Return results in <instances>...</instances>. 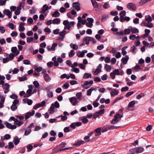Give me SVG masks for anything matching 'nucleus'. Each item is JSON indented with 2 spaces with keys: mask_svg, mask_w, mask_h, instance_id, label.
Listing matches in <instances>:
<instances>
[{
  "mask_svg": "<svg viewBox=\"0 0 154 154\" xmlns=\"http://www.w3.org/2000/svg\"><path fill=\"white\" fill-rule=\"evenodd\" d=\"M60 22V19L59 18L54 19L52 20V23L54 24H59Z\"/></svg>",
  "mask_w": 154,
  "mask_h": 154,
  "instance_id": "obj_26",
  "label": "nucleus"
},
{
  "mask_svg": "<svg viewBox=\"0 0 154 154\" xmlns=\"http://www.w3.org/2000/svg\"><path fill=\"white\" fill-rule=\"evenodd\" d=\"M134 93V92L133 91L128 92L126 94L125 96L127 97H128L132 95Z\"/></svg>",
  "mask_w": 154,
  "mask_h": 154,
  "instance_id": "obj_63",
  "label": "nucleus"
},
{
  "mask_svg": "<svg viewBox=\"0 0 154 154\" xmlns=\"http://www.w3.org/2000/svg\"><path fill=\"white\" fill-rule=\"evenodd\" d=\"M70 47L74 50H77L78 48V47L77 45L76 44H73L71 43L70 45Z\"/></svg>",
  "mask_w": 154,
  "mask_h": 154,
  "instance_id": "obj_39",
  "label": "nucleus"
},
{
  "mask_svg": "<svg viewBox=\"0 0 154 154\" xmlns=\"http://www.w3.org/2000/svg\"><path fill=\"white\" fill-rule=\"evenodd\" d=\"M126 13L125 11L124 10L122 11L119 13V15L120 16V19L124 17L126 14Z\"/></svg>",
  "mask_w": 154,
  "mask_h": 154,
  "instance_id": "obj_41",
  "label": "nucleus"
},
{
  "mask_svg": "<svg viewBox=\"0 0 154 154\" xmlns=\"http://www.w3.org/2000/svg\"><path fill=\"white\" fill-rule=\"evenodd\" d=\"M44 77L45 81L47 82H49L51 80L50 78L47 74H45L44 75Z\"/></svg>",
  "mask_w": 154,
  "mask_h": 154,
  "instance_id": "obj_31",
  "label": "nucleus"
},
{
  "mask_svg": "<svg viewBox=\"0 0 154 154\" xmlns=\"http://www.w3.org/2000/svg\"><path fill=\"white\" fill-rule=\"evenodd\" d=\"M32 91L31 89H28L26 91V93L25 94L24 96V97H29L32 94Z\"/></svg>",
  "mask_w": 154,
  "mask_h": 154,
  "instance_id": "obj_22",
  "label": "nucleus"
},
{
  "mask_svg": "<svg viewBox=\"0 0 154 154\" xmlns=\"http://www.w3.org/2000/svg\"><path fill=\"white\" fill-rule=\"evenodd\" d=\"M108 16L107 15H105L103 16L102 17V21L103 22L105 21L108 18Z\"/></svg>",
  "mask_w": 154,
  "mask_h": 154,
  "instance_id": "obj_53",
  "label": "nucleus"
},
{
  "mask_svg": "<svg viewBox=\"0 0 154 154\" xmlns=\"http://www.w3.org/2000/svg\"><path fill=\"white\" fill-rule=\"evenodd\" d=\"M8 26L12 30L14 29V25L13 23H9L8 24Z\"/></svg>",
  "mask_w": 154,
  "mask_h": 154,
  "instance_id": "obj_61",
  "label": "nucleus"
},
{
  "mask_svg": "<svg viewBox=\"0 0 154 154\" xmlns=\"http://www.w3.org/2000/svg\"><path fill=\"white\" fill-rule=\"evenodd\" d=\"M95 90V88L93 87H91L87 91V94L88 96H90L91 94L92 91Z\"/></svg>",
  "mask_w": 154,
  "mask_h": 154,
  "instance_id": "obj_29",
  "label": "nucleus"
},
{
  "mask_svg": "<svg viewBox=\"0 0 154 154\" xmlns=\"http://www.w3.org/2000/svg\"><path fill=\"white\" fill-rule=\"evenodd\" d=\"M144 151V149L142 147H139L137 148L136 149V153H141Z\"/></svg>",
  "mask_w": 154,
  "mask_h": 154,
  "instance_id": "obj_27",
  "label": "nucleus"
},
{
  "mask_svg": "<svg viewBox=\"0 0 154 154\" xmlns=\"http://www.w3.org/2000/svg\"><path fill=\"white\" fill-rule=\"evenodd\" d=\"M19 79L20 81H23L26 80L27 79V78L25 76H24L23 77H20Z\"/></svg>",
  "mask_w": 154,
  "mask_h": 154,
  "instance_id": "obj_58",
  "label": "nucleus"
},
{
  "mask_svg": "<svg viewBox=\"0 0 154 154\" xmlns=\"http://www.w3.org/2000/svg\"><path fill=\"white\" fill-rule=\"evenodd\" d=\"M136 101L135 100H133L129 102L128 106V107H133L134 105L135 104Z\"/></svg>",
  "mask_w": 154,
  "mask_h": 154,
  "instance_id": "obj_35",
  "label": "nucleus"
},
{
  "mask_svg": "<svg viewBox=\"0 0 154 154\" xmlns=\"http://www.w3.org/2000/svg\"><path fill=\"white\" fill-rule=\"evenodd\" d=\"M11 35L13 37H16L18 35V33L16 32L13 31L11 33Z\"/></svg>",
  "mask_w": 154,
  "mask_h": 154,
  "instance_id": "obj_62",
  "label": "nucleus"
},
{
  "mask_svg": "<svg viewBox=\"0 0 154 154\" xmlns=\"http://www.w3.org/2000/svg\"><path fill=\"white\" fill-rule=\"evenodd\" d=\"M31 132V130L30 128H28L26 130L25 132L24 135L26 136H27L30 134Z\"/></svg>",
  "mask_w": 154,
  "mask_h": 154,
  "instance_id": "obj_49",
  "label": "nucleus"
},
{
  "mask_svg": "<svg viewBox=\"0 0 154 154\" xmlns=\"http://www.w3.org/2000/svg\"><path fill=\"white\" fill-rule=\"evenodd\" d=\"M82 122L84 124H86L88 121V119L85 117L83 118L82 119Z\"/></svg>",
  "mask_w": 154,
  "mask_h": 154,
  "instance_id": "obj_57",
  "label": "nucleus"
},
{
  "mask_svg": "<svg viewBox=\"0 0 154 154\" xmlns=\"http://www.w3.org/2000/svg\"><path fill=\"white\" fill-rule=\"evenodd\" d=\"M23 101L25 103H27V104L29 105H30L32 104V101L31 100L28 99L26 100L25 99H23Z\"/></svg>",
  "mask_w": 154,
  "mask_h": 154,
  "instance_id": "obj_38",
  "label": "nucleus"
},
{
  "mask_svg": "<svg viewBox=\"0 0 154 154\" xmlns=\"http://www.w3.org/2000/svg\"><path fill=\"white\" fill-rule=\"evenodd\" d=\"M101 128H98L95 129L94 131L91 132L89 134L90 136L92 134H95L94 136L95 137L99 136L101 134Z\"/></svg>",
  "mask_w": 154,
  "mask_h": 154,
  "instance_id": "obj_4",
  "label": "nucleus"
},
{
  "mask_svg": "<svg viewBox=\"0 0 154 154\" xmlns=\"http://www.w3.org/2000/svg\"><path fill=\"white\" fill-rule=\"evenodd\" d=\"M80 4L78 2H75L72 4V7L77 11L80 10Z\"/></svg>",
  "mask_w": 154,
  "mask_h": 154,
  "instance_id": "obj_11",
  "label": "nucleus"
},
{
  "mask_svg": "<svg viewBox=\"0 0 154 154\" xmlns=\"http://www.w3.org/2000/svg\"><path fill=\"white\" fill-rule=\"evenodd\" d=\"M101 72V70L98 69V68H97L95 70V71L94 72V75H97L99 74Z\"/></svg>",
  "mask_w": 154,
  "mask_h": 154,
  "instance_id": "obj_52",
  "label": "nucleus"
},
{
  "mask_svg": "<svg viewBox=\"0 0 154 154\" xmlns=\"http://www.w3.org/2000/svg\"><path fill=\"white\" fill-rule=\"evenodd\" d=\"M17 108V105L12 104L11 106V109L13 111H15Z\"/></svg>",
  "mask_w": 154,
  "mask_h": 154,
  "instance_id": "obj_44",
  "label": "nucleus"
},
{
  "mask_svg": "<svg viewBox=\"0 0 154 154\" xmlns=\"http://www.w3.org/2000/svg\"><path fill=\"white\" fill-rule=\"evenodd\" d=\"M4 124L5 125L6 127L8 129H14L17 128V127L15 125H12L11 123L7 122H5Z\"/></svg>",
  "mask_w": 154,
  "mask_h": 154,
  "instance_id": "obj_9",
  "label": "nucleus"
},
{
  "mask_svg": "<svg viewBox=\"0 0 154 154\" xmlns=\"http://www.w3.org/2000/svg\"><path fill=\"white\" fill-rule=\"evenodd\" d=\"M113 72L115 75H122L123 74V72L122 70L121 71L119 72L118 69H116L113 71Z\"/></svg>",
  "mask_w": 154,
  "mask_h": 154,
  "instance_id": "obj_23",
  "label": "nucleus"
},
{
  "mask_svg": "<svg viewBox=\"0 0 154 154\" xmlns=\"http://www.w3.org/2000/svg\"><path fill=\"white\" fill-rule=\"evenodd\" d=\"M13 142L15 145H17L20 142V139L17 136L14 137Z\"/></svg>",
  "mask_w": 154,
  "mask_h": 154,
  "instance_id": "obj_20",
  "label": "nucleus"
},
{
  "mask_svg": "<svg viewBox=\"0 0 154 154\" xmlns=\"http://www.w3.org/2000/svg\"><path fill=\"white\" fill-rule=\"evenodd\" d=\"M131 30L128 28V29H125L124 30V32L125 34H129L130 33Z\"/></svg>",
  "mask_w": 154,
  "mask_h": 154,
  "instance_id": "obj_54",
  "label": "nucleus"
},
{
  "mask_svg": "<svg viewBox=\"0 0 154 154\" xmlns=\"http://www.w3.org/2000/svg\"><path fill=\"white\" fill-rule=\"evenodd\" d=\"M11 51L16 55H17L20 53V51L17 50V48L16 47H12L11 48Z\"/></svg>",
  "mask_w": 154,
  "mask_h": 154,
  "instance_id": "obj_15",
  "label": "nucleus"
},
{
  "mask_svg": "<svg viewBox=\"0 0 154 154\" xmlns=\"http://www.w3.org/2000/svg\"><path fill=\"white\" fill-rule=\"evenodd\" d=\"M93 6L94 8H98V5L97 3L95 0H91Z\"/></svg>",
  "mask_w": 154,
  "mask_h": 154,
  "instance_id": "obj_32",
  "label": "nucleus"
},
{
  "mask_svg": "<svg viewBox=\"0 0 154 154\" xmlns=\"http://www.w3.org/2000/svg\"><path fill=\"white\" fill-rule=\"evenodd\" d=\"M105 69L107 72H109L111 69V67L108 64H106L105 66Z\"/></svg>",
  "mask_w": 154,
  "mask_h": 154,
  "instance_id": "obj_43",
  "label": "nucleus"
},
{
  "mask_svg": "<svg viewBox=\"0 0 154 154\" xmlns=\"http://www.w3.org/2000/svg\"><path fill=\"white\" fill-rule=\"evenodd\" d=\"M84 143L85 142L83 140H80L76 142L73 145L76 146H79Z\"/></svg>",
  "mask_w": 154,
  "mask_h": 154,
  "instance_id": "obj_21",
  "label": "nucleus"
},
{
  "mask_svg": "<svg viewBox=\"0 0 154 154\" xmlns=\"http://www.w3.org/2000/svg\"><path fill=\"white\" fill-rule=\"evenodd\" d=\"M76 96L77 97V98L78 100H81V97H82V93L81 92H79L77 93L76 94Z\"/></svg>",
  "mask_w": 154,
  "mask_h": 154,
  "instance_id": "obj_45",
  "label": "nucleus"
},
{
  "mask_svg": "<svg viewBox=\"0 0 154 154\" xmlns=\"http://www.w3.org/2000/svg\"><path fill=\"white\" fill-rule=\"evenodd\" d=\"M71 71L74 72L76 73H78L79 72V69L78 68H75L74 69H72Z\"/></svg>",
  "mask_w": 154,
  "mask_h": 154,
  "instance_id": "obj_56",
  "label": "nucleus"
},
{
  "mask_svg": "<svg viewBox=\"0 0 154 154\" xmlns=\"http://www.w3.org/2000/svg\"><path fill=\"white\" fill-rule=\"evenodd\" d=\"M129 59V57L128 55H126L125 57H123L121 60L124 64H126Z\"/></svg>",
  "mask_w": 154,
  "mask_h": 154,
  "instance_id": "obj_18",
  "label": "nucleus"
},
{
  "mask_svg": "<svg viewBox=\"0 0 154 154\" xmlns=\"http://www.w3.org/2000/svg\"><path fill=\"white\" fill-rule=\"evenodd\" d=\"M93 83V81L91 80L89 81H85L83 85H81L82 87L85 89H87L89 88L91 85Z\"/></svg>",
  "mask_w": 154,
  "mask_h": 154,
  "instance_id": "obj_3",
  "label": "nucleus"
},
{
  "mask_svg": "<svg viewBox=\"0 0 154 154\" xmlns=\"http://www.w3.org/2000/svg\"><path fill=\"white\" fill-rule=\"evenodd\" d=\"M54 107H55L54 104L52 103L50 108V111L49 112L50 114H53L54 112Z\"/></svg>",
  "mask_w": 154,
  "mask_h": 154,
  "instance_id": "obj_36",
  "label": "nucleus"
},
{
  "mask_svg": "<svg viewBox=\"0 0 154 154\" xmlns=\"http://www.w3.org/2000/svg\"><path fill=\"white\" fill-rule=\"evenodd\" d=\"M142 23H143L144 24V26H146L148 28H152L154 27L153 23H150V22H147L146 23L144 22H142Z\"/></svg>",
  "mask_w": 154,
  "mask_h": 154,
  "instance_id": "obj_17",
  "label": "nucleus"
},
{
  "mask_svg": "<svg viewBox=\"0 0 154 154\" xmlns=\"http://www.w3.org/2000/svg\"><path fill=\"white\" fill-rule=\"evenodd\" d=\"M122 117V116H120L119 113H117L114 116V119H121Z\"/></svg>",
  "mask_w": 154,
  "mask_h": 154,
  "instance_id": "obj_55",
  "label": "nucleus"
},
{
  "mask_svg": "<svg viewBox=\"0 0 154 154\" xmlns=\"http://www.w3.org/2000/svg\"><path fill=\"white\" fill-rule=\"evenodd\" d=\"M11 138L10 135L9 134H6L4 136V138L3 139L2 137H1V140H8L9 139Z\"/></svg>",
  "mask_w": 154,
  "mask_h": 154,
  "instance_id": "obj_40",
  "label": "nucleus"
},
{
  "mask_svg": "<svg viewBox=\"0 0 154 154\" xmlns=\"http://www.w3.org/2000/svg\"><path fill=\"white\" fill-rule=\"evenodd\" d=\"M47 65L48 67H51L53 65V63L51 61L47 63Z\"/></svg>",
  "mask_w": 154,
  "mask_h": 154,
  "instance_id": "obj_64",
  "label": "nucleus"
},
{
  "mask_svg": "<svg viewBox=\"0 0 154 154\" xmlns=\"http://www.w3.org/2000/svg\"><path fill=\"white\" fill-rule=\"evenodd\" d=\"M9 85L7 83H5L3 85V88L5 89V90L4 91L5 94H7L9 91Z\"/></svg>",
  "mask_w": 154,
  "mask_h": 154,
  "instance_id": "obj_13",
  "label": "nucleus"
},
{
  "mask_svg": "<svg viewBox=\"0 0 154 154\" xmlns=\"http://www.w3.org/2000/svg\"><path fill=\"white\" fill-rule=\"evenodd\" d=\"M26 40L28 43H30L33 41V38L32 37H28Z\"/></svg>",
  "mask_w": 154,
  "mask_h": 154,
  "instance_id": "obj_60",
  "label": "nucleus"
},
{
  "mask_svg": "<svg viewBox=\"0 0 154 154\" xmlns=\"http://www.w3.org/2000/svg\"><path fill=\"white\" fill-rule=\"evenodd\" d=\"M35 113V111L33 110L31 112H27L25 116V118L26 120L30 116H32L34 115Z\"/></svg>",
  "mask_w": 154,
  "mask_h": 154,
  "instance_id": "obj_10",
  "label": "nucleus"
},
{
  "mask_svg": "<svg viewBox=\"0 0 154 154\" xmlns=\"http://www.w3.org/2000/svg\"><path fill=\"white\" fill-rule=\"evenodd\" d=\"M77 56L79 57H82L84 56V55L82 52L80 51H79L77 54Z\"/></svg>",
  "mask_w": 154,
  "mask_h": 154,
  "instance_id": "obj_42",
  "label": "nucleus"
},
{
  "mask_svg": "<svg viewBox=\"0 0 154 154\" xmlns=\"http://www.w3.org/2000/svg\"><path fill=\"white\" fill-rule=\"evenodd\" d=\"M129 28L131 30L132 33L135 34L139 32L138 29L135 27L133 28L132 26H130L129 27Z\"/></svg>",
  "mask_w": 154,
  "mask_h": 154,
  "instance_id": "obj_16",
  "label": "nucleus"
},
{
  "mask_svg": "<svg viewBox=\"0 0 154 154\" xmlns=\"http://www.w3.org/2000/svg\"><path fill=\"white\" fill-rule=\"evenodd\" d=\"M151 1H152V0H141L139 4L140 5H142Z\"/></svg>",
  "mask_w": 154,
  "mask_h": 154,
  "instance_id": "obj_37",
  "label": "nucleus"
},
{
  "mask_svg": "<svg viewBox=\"0 0 154 154\" xmlns=\"http://www.w3.org/2000/svg\"><path fill=\"white\" fill-rule=\"evenodd\" d=\"M83 41L86 45H88L89 42L91 41H92L93 44H95L96 43V41L94 38L88 36L85 37L83 39Z\"/></svg>",
  "mask_w": 154,
  "mask_h": 154,
  "instance_id": "obj_2",
  "label": "nucleus"
},
{
  "mask_svg": "<svg viewBox=\"0 0 154 154\" xmlns=\"http://www.w3.org/2000/svg\"><path fill=\"white\" fill-rule=\"evenodd\" d=\"M82 123L81 122L73 123L70 125V127L72 129H74L76 128V126L79 127L81 125Z\"/></svg>",
  "mask_w": 154,
  "mask_h": 154,
  "instance_id": "obj_12",
  "label": "nucleus"
},
{
  "mask_svg": "<svg viewBox=\"0 0 154 154\" xmlns=\"http://www.w3.org/2000/svg\"><path fill=\"white\" fill-rule=\"evenodd\" d=\"M69 100L73 106L76 105L78 102L77 99L75 97L69 98Z\"/></svg>",
  "mask_w": 154,
  "mask_h": 154,
  "instance_id": "obj_7",
  "label": "nucleus"
},
{
  "mask_svg": "<svg viewBox=\"0 0 154 154\" xmlns=\"http://www.w3.org/2000/svg\"><path fill=\"white\" fill-rule=\"evenodd\" d=\"M117 128L116 127L113 126H104L101 128L102 132L103 133L105 132L106 131L109 130L111 129H114Z\"/></svg>",
  "mask_w": 154,
  "mask_h": 154,
  "instance_id": "obj_5",
  "label": "nucleus"
},
{
  "mask_svg": "<svg viewBox=\"0 0 154 154\" xmlns=\"http://www.w3.org/2000/svg\"><path fill=\"white\" fill-rule=\"evenodd\" d=\"M66 143L64 142H61V143L58 146L61 147V148L59 149H57V148H54L53 149L52 153L55 154L61 151L69 149L70 148L69 147H66L64 148V147H65V145H66Z\"/></svg>",
  "mask_w": 154,
  "mask_h": 154,
  "instance_id": "obj_1",
  "label": "nucleus"
},
{
  "mask_svg": "<svg viewBox=\"0 0 154 154\" xmlns=\"http://www.w3.org/2000/svg\"><path fill=\"white\" fill-rule=\"evenodd\" d=\"M152 19V18L150 15L146 16L145 17V20L147 22H151Z\"/></svg>",
  "mask_w": 154,
  "mask_h": 154,
  "instance_id": "obj_34",
  "label": "nucleus"
},
{
  "mask_svg": "<svg viewBox=\"0 0 154 154\" xmlns=\"http://www.w3.org/2000/svg\"><path fill=\"white\" fill-rule=\"evenodd\" d=\"M33 84L35 86V88H37L39 86V83L37 81H35L33 82Z\"/></svg>",
  "mask_w": 154,
  "mask_h": 154,
  "instance_id": "obj_47",
  "label": "nucleus"
},
{
  "mask_svg": "<svg viewBox=\"0 0 154 154\" xmlns=\"http://www.w3.org/2000/svg\"><path fill=\"white\" fill-rule=\"evenodd\" d=\"M127 8L131 11H135L136 10V5L132 3H130L127 5Z\"/></svg>",
  "mask_w": 154,
  "mask_h": 154,
  "instance_id": "obj_6",
  "label": "nucleus"
},
{
  "mask_svg": "<svg viewBox=\"0 0 154 154\" xmlns=\"http://www.w3.org/2000/svg\"><path fill=\"white\" fill-rule=\"evenodd\" d=\"M51 8V6H48L47 5H44L42 9V10L40 11V13L42 14L45 13L46 11L50 9Z\"/></svg>",
  "mask_w": 154,
  "mask_h": 154,
  "instance_id": "obj_8",
  "label": "nucleus"
},
{
  "mask_svg": "<svg viewBox=\"0 0 154 154\" xmlns=\"http://www.w3.org/2000/svg\"><path fill=\"white\" fill-rule=\"evenodd\" d=\"M48 96L49 98L52 97L53 96V94L52 91H47Z\"/></svg>",
  "mask_w": 154,
  "mask_h": 154,
  "instance_id": "obj_48",
  "label": "nucleus"
},
{
  "mask_svg": "<svg viewBox=\"0 0 154 154\" xmlns=\"http://www.w3.org/2000/svg\"><path fill=\"white\" fill-rule=\"evenodd\" d=\"M130 19V18L128 17H124L120 19V21L122 22H124L125 21H128Z\"/></svg>",
  "mask_w": 154,
  "mask_h": 154,
  "instance_id": "obj_24",
  "label": "nucleus"
},
{
  "mask_svg": "<svg viewBox=\"0 0 154 154\" xmlns=\"http://www.w3.org/2000/svg\"><path fill=\"white\" fill-rule=\"evenodd\" d=\"M124 33L122 31L120 32H117L115 34V35H116L117 38L120 39L121 38L120 36H122L124 35Z\"/></svg>",
  "mask_w": 154,
  "mask_h": 154,
  "instance_id": "obj_28",
  "label": "nucleus"
},
{
  "mask_svg": "<svg viewBox=\"0 0 154 154\" xmlns=\"http://www.w3.org/2000/svg\"><path fill=\"white\" fill-rule=\"evenodd\" d=\"M14 147V145L12 142H10L9 143L8 146V149H11L13 148Z\"/></svg>",
  "mask_w": 154,
  "mask_h": 154,
  "instance_id": "obj_50",
  "label": "nucleus"
},
{
  "mask_svg": "<svg viewBox=\"0 0 154 154\" xmlns=\"http://www.w3.org/2000/svg\"><path fill=\"white\" fill-rule=\"evenodd\" d=\"M23 124V122L21 121H19L17 119V122H15L14 124L16 125H17L19 126H20Z\"/></svg>",
  "mask_w": 154,
  "mask_h": 154,
  "instance_id": "obj_46",
  "label": "nucleus"
},
{
  "mask_svg": "<svg viewBox=\"0 0 154 154\" xmlns=\"http://www.w3.org/2000/svg\"><path fill=\"white\" fill-rule=\"evenodd\" d=\"M118 94V91L115 89H112L110 92L111 96L112 97H114L115 95H117Z\"/></svg>",
  "mask_w": 154,
  "mask_h": 154,
  "instance_id": "obj_25",
  "label": "nucleus"
},
{
  "mask_svg": "<svg viewBox=\"0 0 154 154\" xmlns=\"http://www.w3.org/2000/svg\"><path fill=\"white\" fill-rule=\"evenodd\" d=\"M57 44L56 43H53L51 47V48H52V51H54L55 50V48L57 46Z\"/></svg>",
  "mask_w": 154,
  "mask_h": 154,
  "instance_id": "obj_59",
  "label": "nucleus"
},
{
  "mask_svg": "<svg viewBox=\"0 0 154 154\" xmlns=\"http://www.w3.org/2000/svg\"><path fill=\"white\" fill-rule=\"evenodd\" d=\"M75 54V51L73 50H71L69 54V56L70 57H73Z\"/></svg>",
  "mask_w": 154,
  "mask_h": 154,
  "instance_id": "obj_51",
  "label": "nucleus"
},
{
  "mask_svg": "<svg viewBox=\"0 0 154 154\" xmlns=\"http://www.w3.org/2000/svg\"><path fill=\"white\" fill-rule=\"evenodd\" d=\"M91 74L90 73H85L83 76V78L84 79H87L89 78H91Z\"/></svg>",
  "mask_w": 154,
  "mask_h": 154,
  "instance_id": "obj_30",
  "label": "nucleus"
},
{
  "mask_svg": "<svg viewBox=\"0 0 154 154\" xmlns=\"http://www.w3.org/2000/svg\"><path fill=\"white\" fill-rule=\"evenodd\" d=\"M52 17H58L60 16V13L58 11H55L53 13L51 14Z\"/></svg>",
  "mask_w": 154,
  "mask_h": 154,
  "instance_id": "obj_33",
  "label": "nucleus"
},
{
  "mask_svg": "<svg viewBox=\"0 0 154 154\" xmlns=\"http://www.w3.org/2000/svg\"><path fill=\"white\" fill-rule=\"evenodd\" d=\"M3 13L4 14L8 16L9 18H10L12 16V12L10 11L8 9H5Z\"/></svg>",
  "mask_w": 154,
  "mask_h": 154,
  "instance_id": "obj_14",
  "label": "nucleus"
},
{
  "mask_svg": "<svg viewBox=\"0 0 154 154\" xmlns=\"http://www.w3.org/2000/svg\"><path fill=\"white\" fill-rule=\"evenodd\" d=\"M25 25V23H22L21 22L20 24L19 27V30L20 32H23L25 30V27H24V26Z\"/></svg>",
  "mask_w": 154,
  "mask_h": 154,
  "instance_id": "obj_19",
  "label": "nucleus"
}]
</instances>
